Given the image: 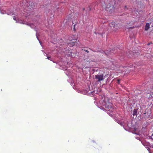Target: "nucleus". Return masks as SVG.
<instances>
[{
	"label": "nucleus",
	"instance_id": "obj_9",
	"mask_svg": "<svg viewBox=\"0 0 153 153\" xmlns=\"http://www.w3.org/2000/svg\"><path fill=\"white\" fill-rule=\"evenodd\" d=\"M84 50L85 52H87V53H88L89 52V51L87 50L84 49Z\"/></svg>",
	"mask_w": 153,
	"mask_h": 153
},
{
	"label": "nucleus",
	"instance_id": "obj_10",
	"mask_svg": "<svg viewBox=\"0 0 153 153\" xmlns=\"http://www.w3.org/2000/svg\"><path fill=\"white\" fill-rule=\"evenodd\" d=\"M151 137L152 139L153 140V134L152 135Z\"/></svg>",
	"mask_w": 153,
	"mask_h": 153
},
{
	"label": "nucleus",
	"instance_id": "obj_2",
	"mask_svg": "<svg viewBox=\"0 0 153 153\" xmlns=\"http://www.w3.org/2000/svg\"><path fill=\"white\" fill-rule=\"evenodd\" d=\"M105 108L107 109V110L110 112L113 111V108L112 107V104L111 103L108 102L107 103H105Z\"/></svg>",
	"mask_w": 153,
	"mask_h": 153
},
{
	"label": "nucleus",
	"instance_id": "obj_6",
	"mask_svg": "<svg viewBox=\"0 0 153 153\" xmlns=\"http://www.w3.org/2000/svg\"><path fill=\"white\" fill-rule=\"evenodd\" d=\"M150 25L148 23H147L145 26V30H147L149 28Z\"/></svg>",
	"mask_w": 153,
	"mask_h": 153
},
{
	"label": "nucleus",
	"instance_id": "obj_1",
	"mask_svg": "<svg viewBox=\"0 0 153 153\" xmlns=\"http://www.w3.org/2000/svg\"><path fill=\"white\" fill-rule=\"evenodd\" d=\"M114 6L112 4L108 3L106 6L105 10L111 13L114 11Z\"/></svg>",
	"mask_w": 153,
	"mask_h": 153
},
{
	"label": "nucleus",
	"instance_id": "obj_13",
	"mask_svg": "<svg viewBox=\"0 0 153 153\" xmlns=\"http://www.w3.org/2000/svg\"><path fill=\"white\" fill-rule=\"evenodd\" d=\"M117 81H118V83H119L120 82V80H119V79H118V80H117Z\"/></svg>",
	"mask_w": 153,
	"mask_h": 153
},
{
	"label": "nucleus",
	"instance_id": "obj_12",
	"mask_svg": "<svg viewBox=\"0 0 153 153\" xmlns=\"http://www.w3.org/2000/svg\"><path fill=\"white\" fill-rule=\"evenodd\" d=\"M13 19L14 20H16V18L15 17V16H14L13 17Z\"/></svg>",
	"mask_w": 153,
	"mask_h": 153
},
{
	"label": "nucleus",
	"instance_id": "obj_11",
	"mask_svg": "<svg viewBox=\"0 0 153 153\" xmlns=\"http://www.w3.org/2000/svg\"><path fill=\"white\" fill-rule=\"evenodd\" d=\"M76 25H74V30L75 31V26Z\"/></svg>",
	"mask_w": 153,
	"mask_h": 153
},
{
	"label": "nucleus",
	"instance_id": "obj_14",
	"mask_svg": "<svg viewBox=\"0 0 153 153\" xmlns=\"http://www.w3.org/2000/svg\"><path fill=\"white\" fill-rule=\"evenodd\" d=\"M152 27H153V23L152 24Z\"/></svg>",
	"mask_w": 153,
	"mask_h": 153
},
{
	"label": "nucleus",
	"instance_id": "obj_15",
	"mask_svg": "<svg viewBox=\"0 0 153 153\" xmlns=\"http://www.w3.org/2000/svg\"><path fill=\"white\" fill-rule=\"evenodd\" d=\"M83 10H85V8H83Z\"/></svg>",
	"mask_w": 153,
	"mask_h": 153
},
{
	"label": "nucleus",
	"instance_id": "obj_4",
	"mask_svg": "<svg viewBox=\"0 0 153 153\" xmlns=\"http://www.w3.org/2000/svg\"><path fill=\"white\" fill-rule=\"evenodd\" d=\"M69 40H71V42L68 43V45L70 47H72L75 45H76V42L75 39L74 40V41H72L73 40L71 39L70 37H69Z\"/></svg>",
	"mask_w": 153,
	"mask_h": 153
},
{
	"label": "nucleus",
	"instance_id": "obj_3",
	"mask_svg": "<svg viewBox=\"0 0 153 153\" xmlns=\"http://www.w3.org/2000/svg\"><path fill=\"white\" fill-rule=\"evenodd\" d=\"M95 78L98 79V81L100 82L103 79V74L96 75Z\"/></svg>",
	"mask_w": 153,
	"mask_h": 153
},
{
	"label": "nucleus",
	"instance_id": "obj_8",
	"mask_svg": "<svg viewBox=\"0 0 153 153\" xmlns=\"http://www.w3.org/2000/svg\"><path fill=\"white\" fill-rule=\"evenodd\" d=\"M51 57L50 56H48L46 58V59H47L48 60L51 61L52 60L51 59Z\"/></svg>",
	"mask_w": 153,
	"mask_h": 153
},
{
	"label": "nucleus",
	"instance_id": "obj_7",
	"mask_svg": "<svg viewBox=\"0 0 153 153\" xmlns=\"http://www.w3.org/2000/svg\"><path fill=\"white\" fill-rule=\"evenodd\" d=\"M137 111L136 109H134L133 111V115H136L137 114Z\"/></svg>",
	"mask_w": 153,
	"mask_h": 153
},
{
	"label": "nucleus",
	"instance_id": "obj_5",
	"mask_svg": "<svg viewBox=\"0 0 153 153\" xmlns=\"http://www.w3.org/2000/svg\"><path fill=\"white\" fill-rule=\"evenodd\" d=\"M109 26L111 27H113L114 28H117V25H116L114 22H112L109 23Z\"/></svg>",
	"mask_w": 153,
	"mask_h": 153
}]
</instances>
